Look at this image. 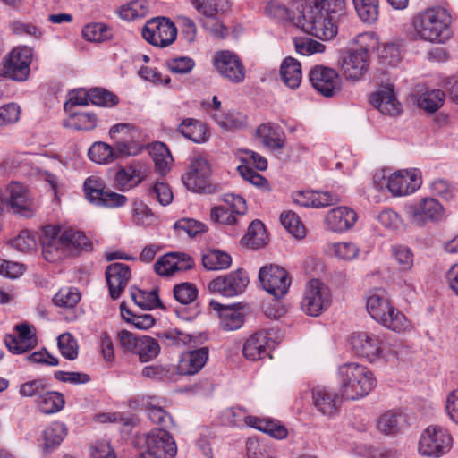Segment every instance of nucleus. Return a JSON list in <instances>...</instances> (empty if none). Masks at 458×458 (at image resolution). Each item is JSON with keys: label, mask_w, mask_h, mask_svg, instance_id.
Listing matches in <instances>:
<instances>
[{"label": "nucleus", "mask_w": 458, "mask_h": 458, "mask_svg": "<svg viewBox=\"0 0 458 458\" xmlns=\"http://www.w3.org/2000/svg\"><path fill=\"white\" fill-rule=\"evenodd\" d=\"M452 18L448 11L440 6L429 7L412 18L413 38L417 40L443 44L451 37Z\"/></svg>", "instance_id": "1"}, {"label": "nucleus", "mask_w": 458, "mask_h": 458, "mask_svg": "<svg viewBox=\"0 0 458 458\" xmlns=\"http://www.w3.org/2000/svg\"><path fill=\"white\" fill-rule=\"evenodd\" d=\"M341 395L349 400L367 396L377 385L373 373L357 362L342 364L337 369Z\"/></svg>", "instance_id": "2"}, {"label": "nucleus", "mask_w": 458, "mask_h": 458, "mask_svg": "<svg viewBox=\"0 0 458 458\" xmlns=\"http://www.w3.org/2000/svg\"><path fill=\"white\" fill-rule=\"evenodd\" d=\"M355 42L360 48L344 53L339 61L344 76L352 81L360 80L368 71L369 51L375 47L376 39L372 33H362L356 37Z\"/></svg>", "instance_id": "3"}, {"label": "nucleus", "mask_w": 458, "mask_h": 458, "mask_svg": "<svg viewBox=\"0 0 458 458\" xmlns=\"http://www.w3.org/2000/svg\"><path fill=\"white\" fill-rule=\"evenodd\" d=\"M299 23L303 31L322 40H330L337 33V21L328 17L318 6L305 8Z\"/></svg>", "instance_id": "4"}, {"label": "nucleus", "mask_w": 458, "mask_h": 458, "mask_svg": "<svg viewBox=\"0 0 458 458\" xmlns=\"http://www.w3.org/2000/svg\"><path fill=\"white\" fill-rule=\"evenodd\" d=\"M452 444L453 437L445 428L428 426L421 433L418 451L423 456L439 458L451 450Z\"/></svg>", "instance_id": "5"}, {"label": "nucleus", "mask_w": 458, "mask_h": 458, "mask_svg": "<svg viewBox=\"0 0 458 458\" xmlns=\"http://www.w3.org/2000/svg\"><path fill=\"white\" fill-rule=\"evenodd\" d=\"M32 49L29 47H14L0 63V76L24 81L30 74Z\"/></svg>", "instance_id": "6"}, {"label": "nucleus", "mask_w": 458, "mask_h": 458, "mask_svg": "<svg viewBox=\"0 0 458 458\" xmlns=\"http://www.w3.org/2000/svg\"><path fill=\"white\" fill-rule=\"evenodd\" d=\"M210 174L208 160L201 156H196L191 160L186 174L182 175V182L193 192L211 193L215 191V186L210 182Z\"/></svg>", "instance_id": "7"}, {"label": "nucleus", "mask_w": 458, "mask_h": 458, "mask_svg": "<svg viewBox=\"0 0 458 458\" xmlns=\"http://www.w3.org/2000/svg\"><path fill=\"white\" fill-rule=\"evenodd\" d=\"M330 302L331 294L328 287L321 281L312 279L305 287L301 308L307 315L318 317L329 307Z\"/></svg>", "instance_id": "8"}, {"label": "nucleus", "mask_w": 458, "mask_h": 458, "mask_svg": "<svg viewBox=\"0 0 458 458\" xmlns=\"http://www.w3.org/2000/svg\"><path fill=\"white\" fill-rule=\"evenodd\" d=\"M146 450L139 458H173L177 446L171 434L162 428H156L145 436Z\"/></svg>", "instance_id": "9"}, {"label": "nucleus", "mask_w": 458, "mask_h": 458, "mask_svg": "<svg viewBox=\"0 0 458 458\" xmlns=\"http://www.w3.org/2000/svg\"><path fill=\"white\" fill-rule=\"evenodd\" d=\"M405 214L411 224L423 226L428 222L441 220L444 216V208L437 199L426 197L415 203L407 205Z\"/></svg>", "instance_id": "10"}, {"label": "nucleus", "mask_w": 458, "mask_h": 458, "mask_svg": "<svg viewBox=\"0 0 458 458\" xmlns=\"http://www.w3.org/2000/svg\"><path fill=\"white\" fill-rule=\"evenodd\" d=\"M177 35L174 24L165 17L153 18L142 29L143 38L153 46L165 47L172 44Z\"/></svg>", "instance_id": "11"}, {"label": "nucleus", "mask_w": 458, "mask_h": 458, "mask_svg": "<svg viewBox=\"0 0 458 458\" xmlns=\"http://www.w3.org/2000/svg\"><path fill=\"white\" fill-rule=\"evenodd\" d=\"M64 240L61 227L47 225L41 237L42 255L48 262H58L69 257L68 247Z\"/></svg>", "instance_id": "12"}, {"label": "nucleus", "mask_w": 458, "mask_h": 458, "mask_svg": "<svg viewBox=\"0 0 458 458\" xmlns=\"http://www.w3.org/2000/svg\"><path fill=\"white\" fill-rule=\"evenodd\" d=\"M64 240L61 227L47 225L41 237L42 255L48 262H58L69 257L68 247Z\"/></svg>", "instance_id": "13"}, {"label": "nucleus", "mask_w": 458, "mask_h": 458, "mask_svg": "<svg viewBox=\"0 0 458 458\" xmlns=\"http://www.w3.org/2000/svg\"><path fill=\"white\" fill-rule=\"evenodd\" d=\"M5 199L12 210L22 216H32L37 209V204L29 188L18 182L8 184Z\"/></svg>", "instance_id": "14"}, {"label": "nucleus", "mask_w": 458, "mask_h": 458, "mask_svg": "<svg viewBox=\"0 0 458 458\" xmlns=\"http://www.w3.org/2000/svg\"><path fill=\"white\" fill-rule=\"evenodd\" d=\"M259 278L263 288L276 299L284 297L291 284L287 272L283 267L275 265L261 267Z\"/></svg>", "instance_id": "15"}, {"label": "nucleus", "mask_w": 458, "mask_h": 458, "mask_svg": "<svg viewBox=\"0 0 458 458\" xmlns=\"http://www.w3.org/2000/svg\"><path fill=\"white\" fill-rule=\"evenodd\" d=\"M213 64L217 72L225 79L233 82H242L245 78V67L240 57L228 50L216 52Z\"/></svg>", "instance_id": "16"}, {"label": "nucleus", "mask_w": 458, "mask_h": 458, "mask_svg": "<svg viewBox=\"0 0 458 458\" xmlns=\"http://www.w3.org/2000/svg\"><path fill=\"white\" fill-rule=\"evenodd\" d=\"M249 284L247 275L238 269L225 276H219L208 284L212 293H217L226 297H233L242 293Z\"/></svg>", "instance_id": "17"}, {"label": "nucleus", "mask_w": 458, "mask_h": 458, "mask_svg": "<svg viewBox=\"0 0 458 458\" xmlns=\"http://www.w3.org/2000/svg\"><path fill=\"white\" fill-rule=\"evenodd\" d=\"M421 185L420 172L417 169L399 170L387 178L386 187L394 196L409 195Z\"/></svg>", "instance_id": "18"}, {"label": "nucleus", "mask_w": 458, "mask_h": 458, "mask_svg": "<svg viewBox=\"0 0 458 458\" xmlns=\"http://www.w3.org/2000/svg\"><path fill=\"white\" fill-rule=\"evenodd\" d=\"M273 330L258 331L245 341L242 347L244 357L251 361L259 360L269 355L270 349L275 347Z\"/></svg>", "instance_id": "19"}, {"label": "nucleus", "mask_w": 458, "mask_h": 458, "mask_svg": "<svg viewBox=\"0 0 458 458\" xmlns=\"http://www.w3.org/2000/svg\"><path fill=\"white\" fill-rule=\"evenodd\" d=\"M313 88L325 97H333L341 90V79L331 68L317 65L310 72Z\"/></svg>", "instance_id": "20"}, {"label": "nucleus", "mask_w": 458, "mask_h": 458, "mask_svg": "<svg viewBox=\"0 0 458 458\" xmlns=\"http://www.w3.org/2000/svg\"><path fill=\"white\" fill-rule=\"evenodd\" d=\"M351 344L355 353L370 361L378 359L382 353V342L373 332L360 331L353 333Z\"/></svg>", "instance_id": "21"}, {"label": "nucleus", "mask_w": 458, "mask_h": 458, "mask_svg": "<svg viewBox=\"0 0 458 458\" xmlns=\"http://www.w3.org/2000/svg\"><path fill=\"white\" fill-rule=\"evenodd\" d=\"M17 335H7L4 337V344L13 354H21L38 344L36 329L29 323L18 324L14 327Z\"/></svg>", "instance_id": "22"}, {"label": "nucleus", "mask_w": 458, "mask_h": 458, "mask_svg": "<svg viewBox=\"0 0 458 458\" xmlns=\"http://www.w3.org/2000/svg\"><path fill=\"white\" fill-rule=\"evenodd\" d=\"M370 103L381 114L396 116L402 113V105L396 98L392 84L380 85L370 96Z\"/></svg>", "instance_id": "23"}, {"label": "nucleus", "mask_w": 458, "mask_h": 458, "mask_svg": "<svg viewBox=\"0 0 458 458\" xmlns=\"http://www.w3.org/2000/svg\"><path fill=\"white\" fill-rule=\"evenodd\" d=\"M194 261L192 258L183 252H170L162 256L155 263V271L164 276H169L179 271H186L192 268Z\"/></svg>", "instance_id": "24"}, {"label": "nucleus", "mask_w": 458, "mask_h": 458, "mask_svg": "<svg viewBox=\"0 0 458 458\" xmlns=\"http://www.w3.org/2000/svg\"><path fill=\"white\" fill-rule=\"evenodd\" d=\"M106 278L109 294L113 300L118 299L131 279L130 267L123 263H113L106 269Z\"/></svg>", "instance_id": "25"}, {"label": "nucleus", "mask_w": 458, "mask_h": 458, "mask_svg": "<svg viewBox=\"0 0 458 458\" xmlns=\"http://www.w3.org/2000/svg\"><path fill=\"white\" fill-rule=\"evenodd\" d=\"M358 219L357 213L351 208L341 206L330 209L325 216L327 228L335 233L351 229Z\"/></svg>", "instance_id": "26"}, {"label": "nucleus", "mask_w": 458, "mask_h": 458, "mask_svg": "<svg viewBox=\"0 0 458 458\" xmlns=\"http://www.w3.org/2000/svg\"><path fill=\"white\" fill-rule=\"evenodd\" d=\"M312 399L315 408L322 415L333 417L338 412L341 398L326 387L318 386L312 390Z\"/></svg>", "instance_id": "27"}, {"label": "nucleus", "mask_w": 458, "mask_h": 458, "mask_svg": "<svg viewBox=\"0 0 458 458\" xmlns=\"http://www.w3.org/2000/svg\"><path fill=\"white\" fill-rule=\"evenodd\" d=\"M256 136L265 148L279 150L284 148L286 136L284 130L272 123H262L256 129Z\"/></svg>", "instance_id": "28"}, {"label": "nucleus", "mask_w": 458, "mask_h": 458, "mask_svg": "<svg viewBox=\"0 0 458 458\" xmlns=\"http://www.w3.org/2000/svg\"><path fill=\"white\" fill-rule=\"evenodd\" d=\"M208 358V349L202 347L184 352L178 364L181 375H193L199 372L206 364Z\"/></svg>", "instance_id": "29"}, {"label": "nucleus", "mask_w": 458, "mask_h": 458, "mask_svg": "<svg viewBox=\"0 0 458 458\" xmlns=\"http://www.w3.org/2000/svg\"><path fill=\"white\" fill-rule=\"evenodd\" d=\"M210 306L219 313L221 327L225 330H236L243 324V315L236 308L233 306H224L216 301H210Z\"/></svg>", "instance_id": "30"}, {"label": "nucleus", "mask_w": 458, "mask_h": 458, "mask_svg": "<svg viewBox=\"0 0 458 458\" xmlns=\"http://www.w3.org/2000/svg\"><path fill=\"white\" fill-rule=\"evenodd\" d=\"M406 424L404 414L396 411H387L377 420V429L386 436H394L401 432Z\"/></svg>", "instance_id": "31"}, {"label": "nucleus", "mask_w": 458, "mask_h": 458, "mask_svg": "<svg viewBox=\"0 0 458 458\" xmlns=\"http://www.w3.org/2000/svg\"><path fill=\"white\" fill-rule=\"evenodd\" d=\"M280 76L289 89L299 88L302 79L301 63L293 57H285L280 66Z\"/></svg>", "instance_id": "32"}, {"label": "nucleus", "mask_w": 458, "mask_h": 458, "mask_svg": "<svg viewBox=\"0 0 458 458\" xmlns=\"http://www.w3.org/2000/svg\"><path fill=\"white\" fill-rule=\"evenodd\" d=\"M386 328L395 333H403L411 329L412 326L406 316L397 310L394 305L391 306L388 312L378 322Z\"/></svg>", "instance_id": "33"}, {"label": "nucleus", "mask_w": 458, "mask_h": 458, "mask_svg": "<svg viewBox=\"0 0 458 458\" xmlns=\"http://www.w3.org/2000/svg\"><path fill=\"white\" fill-rule=\"evenodd\" d=\"M244 421L247 426L267 433L275 438L283 439L287 436L286 428L278 422L255 416H246Z\"/></svg>", "instance_id": "34"}, {"label": "nucleus", "mask_w": 458, "mask_h": 458, "mask_svg": "<svg viewBox=\"0 0 458 458\" xmlns=\"http://www.w3.org/2000/svg\"><path fill=\"white\" fill-rule=\"evenodd\" d=\"M267 242V234L265 226L259 220L250 223L247 233L242 239V242L252 250L264 247Z\"/></svg>", "instance_id": "35"}, {"label": "nucleus", "mask_w": 458, "mask_h": 458, "mask_svg": "<svg viewBox=\"0 0 458 458\" xmlns=\"http://www.w3.org/2000/svg\"><path fill=\"white\" fill-rule=\"evenodd\" d=\"M178 131L186 139L196 143L207 140V129L203 123L193 118L184 119L178 126Z\"/></svg>", "instance_id": "36"}, {"label": "nucleus", "mask_w": 458, "mask_h": 458, "mask_svg": "<svg viewBox=\"0 0 458 458\" xmlns=\"http://www.w3.org/2000/svg\"><path fill=\"white\" fill-rule=\"evenodd\" d=\"M392 305L385 293H376L368 297L366 309L370 317L378 323Z\"/></svg>", "instance_id": "37"}, {"label": "nucleus", "mask_w": 458, "mask_h": 458, "mask_svg": "<svg viewBox=\"0 0 458 458\" xmlns=\"http://www.w3.org/2000/svg\"><path fill=\"white\" fill-rule=\"evenodd\" d=\"M65 401L63 394L47 389L37 399V406L41 412L52 414L60 411Z\"/></svg>", "instance_id": "38"}, {"label": "nucleus", "mask_w": 458, "mask_h": 458, "mask_svg": "<svg viewBox=\"0 0 458 458\" xmlns=\"http://www.w3.org/2000/svg\"><path fill=\"white\" fill-rule=\"evenodd\" d=\"M67 435V428L63 422L55 421L42 432L43 446L46 450L57 447Z\"/></svg>", "instance_id": "39"}, {"label": "nucleus", "mask_w": 458, "mask_h": 458, "mask_svg": "<svg viewBox=\"0 0 458 458\" xmlns=\"http://www.w3.org/2000/svg\"><path fill=\"white\" fill-rule=\"evenodd\" d=\"M202 264L207 270H222L230 267L232 259L226 252L212 249L202 255Z\"/></svg>", "instance_id": "40"}, {"label": "nucleus", "mask_w": 458, "mask_h": 458, "mask_svg": "<svg viewBox=\"0 0 458 458\" xmlns=\"http://www.w3.org/2000/svg\"><path fill=\"white\" fill-rule=\"evenodd\" d=\"M64 240L68 247L69 256L74 255L80 250H89L91 244L87 236L81 232L73 229L62 231Z\"/></svg>", "instance_id": "41"}, {"label": "nucleus", "mask_w": 458, "mask_h": 458, "mask_svg": "<svg viewBox=\"0 0 458 458\" xmlns=\"http://www.w3.org/2000/svg\"><path fill=\"white\" fill-rule=\"evenodd\" d=\"M160 352V346L155 338L148 335H140V342L134 354H137L140 362L154 360Z\"/></svg>", "instance_id": "42"}, {"label": "nucleus", "mask_w": 458, "mask_h": 458, "mask_svg": "<svg viewBox=\"0 0 458 458\" xmlns=\"http://www.w3.org/2000/svg\"><path fill=\"white\" fill-rule=\"evenodd\" d=\"M193 6L204 16L220 15L230 8L228 0H191Z\"/></svg>", "instance_id": "43"}, {"label": "nucleus", "mask_w": 458, "mask_h": 458, "mask_svg": "<svg viewBox=\"0 0 458 458\" xmlns=\"http://www.w3.org/2000/svg\"><path fill=\"white\" fill-rule=\"evenodd\" d=\"M330 253L338 259L351 261L357 259L360 253V247L352 242H339L328 246Z\"/></svg>", "instance_id": "44"}, {"label": "nucleus", "mask_w": 458, "mask_h": 458, "mask_svg": "<svg viewBox=\"0 0 458 458\" xmlns=\"http://www.w3.org/2000/svg\"><path fill=\"white\" fill-rule=\"evenodd\" d=\"M131 297L142 310H153L161 306L157 290L145 292L138 288L131 289Z\"/></svg>", "instance_id": "45"}, {"label": "nucleus", "mask_w": 458, "mask_h": 458, "mask_svg": "<svg viewBox=\"0 0 458 458\" xmlns=\"http://www.w3.org/2000/svg\"><path fill=\"white\" fill-rule=\"evenodd\" d=\"M97 116L93 113H72L65 126L77 131H91L97 126Z\"/></svg>", "instance_id": "46"}, {"label": "nucleus", "mask_w": 458, "mask_h": 458, "mask_svg": "<svg viewBox=\"0 0 458 458\" xmlns=\"http://www.w3.org/2000/svg\"><path fill=\"white\" fill-rule=\"evenodd\" d=\"M360 19L368 23L374 22L378 17V0H352Z\"/></svg>", "instance_id": "47"}, {"label": "nucleus", "mask_w": 458, "mask_h": 458, "mask_svg": "<svg viewBox=\"0 0 458 458\" xmlns=\"http://www.w3.org/2000/svg\"><path fill=\"white\" fill-rule=\"evenodd\" d=\"M445 101V93L440 89H432L422 93L419 99V106L428 113H435Z\"/></svg>", "instance_id": "48"}, {"label": "nucleus", "mask_w": 458, "mask_h": 458, "mask_svg": "<svg viewBox=\"0 0 458 458\" xmlns=\"http://www.w3.org/2000/svg\"><path fill=\"white\" fill-rule=\"evenodd\" d=\"M313 5L335 21H339L346 13L345 0H315Z\"/></svg>", "instance_id": "49"}, {"label": "nucleus", "mask_w": 458, "mask_h": 458, "mask_svg": "<svg viewBox=\"0 0 458 458\" xmlns=\"http://www.w3.org/2000/svg\"><path fill=\"white\" fill-rule=\"evenodd\" d=\"M149 12V4L146 0H133L120 9V16L127 21L145 17Z\"/></svg>", "instance_id": "50"}, {"label": "nucleus", "mask_w": 458, "mask_h": 458, "mask_svg": "<svg viewBox=\"0 0 458 458\" xmlns=\"http://www.w3.org/2000/svg\"><path fill=\"white\" fill-rule=\"evenodd\" d=\"M104 192V184L98 177L90 176L84 182V194L89 202L99 207Z\"/></svg>", "instance_id": "51"}, {"label": "nucleus", "mask_w": 458, "mask_h": 458, "mask_svg": "<svg viewBox=\"0 0 458 458\" xmlns=\"http://www.w3.org/2000/svg\"><path fill=\"white\" fill-rule=\"evenodd\" d=\"M281 224L295 238L302 239L306 230L299 216L293 211H284L280 216Z\"/></svg>", "instance_id": "52"}, {"label": "nucleus", "mask_w": 458, "mask_h": 458, "mask_svg": "<svg viewBox=\"0 0 458 458\" xmlns=\"http://www.w3.org/2000/svg\"><path fill=\"white\" fill-rule=\"evenodd\" d=\"M88 155L90 160L98 164H109L114 160L113 147L104 142H95Z\"/></svg>", "instance_id": "53"}, {"label": "nucleus", "mask_w": 458, "mask_h": 458, "mask_svg": "<svg viewBox=\"0 0 458 458\" xmlns=\"http://www.w3.org/2000/svg\"><path fill=\"white\" fill-rule=\"evenodd\" d=\"M81 300V293L75 287H64L54 296L56 306L65 309L74 308Z\"/></svg>", "instance_id": "54"}, {"label": "nucleus", "mask_w": 458, "mask_h": 458, "mask_svg": "<svg viewBox=\"0 0 458 458\" xmlns=\"http://www.w3.org/2000/svg\"><path fill=\"white\" fill-rule=\"evenodd\" d=\"M82 36L90 42H103L111 38V33L106 24L91 23L83 28Z\"/></svg>", "instance_id": "55"}, {"label": "nucleus", "mask_w": 458, "mask_h": 458, "mask_svg": "<svg viewBox=\"0 0 458 458\" xmlns=\"http://www.w3.org/2000/svg\"><path fill=\"white\" fill-rule=\"evenodd\" d=\"M153 160L158 172L165 174L170 169L173 157L165 144L157 143L153 148Z\"/></svg>", "instance_id": "56"}, {"label": "nucleus", "mask_w": 458, "mask_h": 458, "mask_svg": "<svg viewBox=\"0 0 458 458\" xmlns=\"http://www.w3.org/2000/svg\"><path fill=\"white\" fill-rule=\"evenodd\" d=\"M89 97L91 104L99 106L111 107L118 103V98L104 89H91Z\"/></svg>", "instance_id": "57"}, {"label": "nucleus", "mask_w": 458, "mask_h": 458, "mask_svg": "<svg viewBox=\"0 0 458 458\" xmlns=\"http://www.w3.org/2000/svg\"><path fill=\"white\" fill-rule=\"evenodd\" d=\"M140 150V146L134 140H128L125 137H120L113 147L114 160L120 157L135 156Z\"/></svg>", "instance_id": "58"}, {"label": "nucleus", "mask_w": 458, "mask_h": 458, "mask_svg": "<svg viewBox=\"0 0 458 458\" xmlns=\"http://www.w3.org/2000/svg\"><path fill=\"white\" fill-rule=\"evenodd\" d=\"M174 296L182 304L193 302L198 296V290L193 284L182 283L174 287Z\"/></svg>", "instance_id": "59"}, {"label": "nucleus", "mask_w": 458, "mask_h": 458, "mask_svg": "<svg viewBox=\"0 0 458 458\" xmlns=\"http://www.w3.org/2000/svg\"><path fill=\"white\" fill-rule=\"evenodd\" d=\"M165 64L166 68L173 73L187 74L192 71L195 62L188 56H180L176 58H168Z\"/></svg>", "instance_id": "60"}, {"label": "nucleus", "mask_w": 458, "mask_h": 458, "mask_svg": "<svg viewBox=\"0 0 458 458\" xmlns=\"http://www.w3.org/2000/svg\"><path fill=\"white\" fill-rule=\"evenodd\" d=\"M58 348L60 350L61 354L68 359V360H74L77 358L78 355V345L76 340L73 338V336L69 334H62L58 338Z\"/></svg>", "instance_id": "61"}, {"label": "nucleus", "mask_w": 458, "mask_h": 458, "mask_svg": "<svg viewBox=\"0 0 458 458\" xmlns=\"http://www.w3.org/2000/svg\"><path fill=\"white\" fill-rule=\"evenodd\" d=\"M219 15L205 16L201 21L202 27L214 38H224L228 35L227 28L218 18Z\"/></svg>", "instance_id": "62"}, {"label": "nucleus", "mask_w": 458, "mask_h": 458, "mask_svg": "<svg viewBox=\"0 0 458 458\" xmlns=\"http://www.w3.org/2000/svg\"><path fill=\"white\" fill-rule=\"evenodd\" d=\"M237 157L243 162L245 165H253L258 170L264 171L267 167V159L250 149H239L237 150Z\"/></svg>", "instance_id": "63"}, {"label": "nucleus", "mask_w": 458, "mask_h": 458, "mask_svg": "<svg viewBox=\"0 0 458 458\" xmlns=\"http://www.w3.org/2000/svg\"><path fill=\"white\" fill-rule=\"evenodd\" d=\"M210 220L216 224L234 225L238 224V218L228 208L215 206L210 210Z\"/></svg>", "instance_id": "64"}]
</instances>
